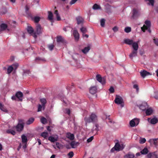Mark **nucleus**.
<instances>
[{"mask_svg":"<svg viewBox=\"0 0 158 158\" xmlns=\"http://www.w3.org/2000/svg\"><path fill=\"white\" fill-rule=\"evenodd\" d=\"M139 42V41H138L137 42H134V43L132 45L133 50L129 56L130 58L131 59H132L133 57H135L137 56L138 50L139 48L138 43Z\"/></svg>","mask_w":158,"mask_h":158,"instance_id":"nucleus-1","label":"nucleus"},{"mask_svg":"<svg viewBox=\"0 0 158 158\" xmlns=\"http://www.w3.org/2000/svg\"><path fill=\"white\" fill-rule=\"evenodd\" d=\"M84 120L86 124L96 122L98 121V117L95 114L92 113L89 117H85Z\"/></svg>","mask_w":158,"mask_h":158,"instance_id":"nucleus-2","label":"nucleus"},{"mask_svg":"<svg viewBox=\"0 0 158 158\" xmlns=\"http://www.w3.org/2000/svg\"><path fill=\"white\" fill-rule=\"evenodd\" d=\"M23 97V93L20 91H18L16 93L15 95L12 96L11 99L13 100H16V99L17 98L18 101L22 102Z\"/></svg>","mask_w":158,"mask_h":158,"instance_id":"nucleus-3","label":"nucleus"},{"mask_svg":"<svg viewBox=\"0 0 158 158\" xmlns=\"http://www.w3.org/2000/svg\"><path fill=\"white\" fill-rule=\"evenodd\" d=\"M115 103L117 104H121V106L123 107L124 106L123 101V98L120 96L116 95L114 100Z\"/></svg>","mask_w":158,"mask_h":158,"instance_id":"nucleus-4","label":"nucleus"},{"mask_svg":"<svg viewBox=\"0 0 158 158\" xmlns=\"http://www.w3.org/2000/svg\"><path fill=\"white\" fill-rule=\"evenodd\" d=\"M145 24H144L143 27H141L142 30L143 32L145 31V30L150 28L151 22L148 20H146L145 22Z\"/></svg>","mask_w":158,"mask_h":158,"instance_id":"nucleus-5","label":"nucleus"},{"mask_svg":"<svg viewBox=\"0 0 158 158\" xmlns=\"http://www.w3.org/2000/svg\"><path fill=\"white\" fill-rule=\"evenodd\" d=\"M96 79L102 85L106 83L105 78L104 77L102 78L100 74H98L96 75Z\"/></svg>","mask_w":158,"mask_h":158,"instance_id":"nucleus-6","label":"nucleus"},{"mask_svg":"<svg viewBox=\"0 0 158 158\" xmlns=\"http://www.w3.org/2000/svg\"><path fill=\"white\" fill-rule=\"evenodd\" d=\"M24 125L18 123L15 127L17 131L19 132L22 131L24 128Z\"/></svg>","mask_w":158,"mask_h":158,"instance_id":"nucleus-7","label":"nucleus"},{"mask_svg":"<svg viewBox=\"0 0 158 158\" xmlns=\"http://www.w3.org/2000/svg\"><path fill=\"white\" fill-rule=\"evenodd\" d=\"M140 74L141 77L143 78H144L147 76L152 75V74H151L150 73L144 70L141 71L140 72Z\"/></svg>","mask_w":158,"mask_h":158,"instance_id":"nucleus-8","label":"nucleus"},{"mask_svg":"<svg viewBox=\"0 0 158 158\" xmlns=\"http://www.w3.org/2000/svg\"><path fill=\"white\" fill-rule=\"evenodd\" d=\"M148 107V105L146 102L143 103L139 106V108L142 110H144Z\"/></svg>","mask_w":158,"mask_h":158,"instance_id":"nucleus-9","label":"nucleus"},{"mask_svg":"<svg viewBox=\"0 0 158 158\" xmlns=\"http://www.w3.org/2000/svg\"><path fill=\"white\" fill-rule=\"evenodd\" d=\"M124 43L129 45H132L134 43L133 40L128 39H124Z\"/></svg>","mask_w":158,"mask_h":158,"instance_id":"nucleus-10","label":"nucleus"},{"mask_svg":"<svg viewBox=\"0 0 158 158\" xmlns=\"http://www.w3.org/2000/svg\"><path fill=\"white\" fill-rule=\"evenodd\" d=\"M42 28L39 24H37L36 26V31L38 34H39L42 33Z\"/></svg>","mask_w":158,"mask_h":158,"instance_id":"nucleus-11","label":"nucleus"},{"mask_svg":"<svg viewBox=\"0 0 158 158\" xmlns=\"http://www.w3.org/2000/svg\"><path fill=\"white\" fill-rule=\"evenodd\" d=\"M73 35L75 40H78L79 38V35L77 31L76 30H74L73 32Z\"/></svg>","mask_w":158,"mask_h":158,"instance_id":"nucleus-12","label":"nucleus"},{"mask_svg":"<svg viewBox=\"0 0 158 158\" xmlns=\"http://www.w3.org/2000/svg\"><path fill=\"white\" fill-rule=\"evenodd\" d=\"M97 88L96 86L91 87L89 89L90 93L92 94H95L97 92Z\"/></svg>","mask_w":158,"mask_h":158,"instance_id":"nucleus-13","label":"nucleus"},{"mask_svg":"<svg viewBox=\"0 0 158 158\" xmlns=\"http://www.w3.org/2000/svg\"><path fill=\"white\" fill-rule=\"evenodd\" d=\"M77 23L78 24H82L83 23L84 19L81 17L79 16L76 18Z\"/></svg>","mask_w":158,"mask_h":158,"instance_id":"nucleus-14","label":"nucleus"},{"mask_svg":"<svg viewBox=\"0 0 158 158\" xmlns=\"http://www.w3.org/2000/svg\"><path fill=\"white\" fill-rule=\"evenodd\" d=\"M139 15L138 12L135 9H134L133 10V15L132 17L133 19L137 17Z\"/></svg>","mask_w":158,"mask_h":158,"instance_id":"nucleus-15","label":"nucleus"},{"mask_svg":"<svg viewBox=\"0 0 158 158\" xmlns=\"http://www.w3.org/2000/svg\"><path fill=\"white\" fill-rule=\"evenodd\" d=\"M134 154L131 152H129L124 156V158H134Z\"/></svg>","mask_w":158,"mask_h":158,"instance_id":"nucleus-16","label":"nucleus"},{"mask_svg":"<svg viewBox=\"0 0 158 158\" xmlns=\"http://www.w3.org/2000/svg\"><path fill=\"white\" fill-rule=\"evenodd\" d=\"M48 18L49 20L51 21V22H53L52 20L53 19V15L52 13L50 11H48Z\"/></svg>","mask_w":158,"mask_h":158,"instance_id":"nucleus-17","label":"nucleus"},{"mask_svg":"<svg viewBox=\"0 0 158 158\" xmlns=\"http://www.w3.org/2000/svg\"><path fill=\"white\" fill-rule=\"evenodd\" d=\"M150 119L148 118V120L149 122H150L151 124H154L156 123L158 121V119L156 118H153L151 119L150 121L149 120Z\"/></svg>","mask_w":158,"mask_h":158,"instance_id":"nucleus-18","label":"nucleus"},{"mask_svg":"<svg viewBox=\"0 0 158 158\" xmlns=\"http://www.w3.org/2000/svg\"><path fill=\"white\" fill-rule=\"evenodd\" d=\"M153 112V110L152 108H149L147 109H146V114L147 115H149L151 114Z\"/></svg>","mask_w":158,"mask_h":158,"instance_id":"nucleus-19","label":"nucleus"},{"mask_svg":"<svg viewBox=\"0 0 158 158\" xmlns=\"http://www.w3.org/2000/svg\"><path fill=\"white\" fill-rule=\"evenodd\" d=\"M34 120V118H31L28 120L26 122V123L27 125H29L33 122Z\"/></svg>","mask_w":158,"mask_h":158,"instance_id":"nucleus-20","label":"nucleus"},{"mask_svg":"<svg viewBox=\"0 0 158 158\" xmlns=\"http://www.w3.org/2000/svg\"><path fill=\"white\" fill-rule=\"evenodd\" d=\"M21 138L22 143H26L27 141V137L24 135L23 134L21 136Z\"/></svg>","mask_w":158,"mask_h":158,"instance_id":"nucleus-21","label":"nucleus"},{"mask_svg":"<svg viewBox=\"0 0 158 158\" xmlns=\"http://www.w3.org/2000/svg\"><path fill=\"white\" fill-rule=\"evenodd\" d=\"M45 107V106H44V105L39 104L38 105L37 111L40 112L41 111L42 109L43 110H44Z\"/></svg>","mask_w":158,"mask_h":158,"instance_id":"nucleus-22","label":"nucleus"},{"mask_svg":"<svg viewBox=\"0 0 158 158\" xmlns=\"http://www.w3.org/2000/svg\"><path fill=\"white\" fill-rule=\"evenodd\" d=\"M27 30L28 32L30 34H32L34 31V29L31 26H28Z\"/></svg>","mask_w":158,"mask_h":158,"instance_id":"nucleus-23","label":"nucleus"},{"mask_svg":"<svg viewBox=\"0 0 158 158\" xmlns=\"http://www.w3.org/2000/svg\"><path fill=\"white\" fill-rule=\"evenodd\" d=\"M120 147L121 146H120V144L119 143H116L114 146L115 150L118 151L121 150Z\"/></svg>","mask_w":158,"mask_h":158,"instance_id":"nucleus-24","label":"nucleus"},{"mask_svg":"<svg viewBox=\"0 0 158 158\" xmlns=\"http://www.w3.org/2000/svg\"><path fill=\"white\" fill-rule=\"evenodd\" d=\"M54 14L56 16V19L57 21H60L61 20V18L60 15L59 14L58 11L57 10H56L54 12Z\"/></svg>","mask_w":158,"mask_h":158,"instance_id":"nucleus-25","label":"nucleus"},{"mask_svg":"<svg viewBox=\"0 0 158 158\" xmlns=\"http://www.w3.org/2000/svg\"><path fill=\"white\" fill-rule=\"evenodd\" d=\"M148 150L147 148H145L140 152V153H141V154L143 155L146 154L148 153Z\"/></svg>","mask_w":158,"mask_h":158,"instance_id":"nucleus-26","label":"nucleus"},{"mask_svg":"<svg viewBox=\"0 0 158 158\" xmlns=\"http://www.w3.org/2000/svg\"><path fill=\"white\" fill-rule=\"evenodd\" d=\"M90 49V48L89 46L85 47L82 50V52L84 54L87 53Z\"/></svg>","mask_w":158,"mask_h":158,"instance_id":"nucleus-27","label":"nucleus"},{"mask_svg":"<svg viewBox=\"0 0 158 158\" xmlns=\"http://www.w3.org/2000/svg\"><path fill=\"white\" fill-rule=\"evenodd\" d=\"M0 109L2 111L6 112H7V110L4 107L3 105L1 103H0Z\"/></svg>","mask_w":158,"mask_h":158,"instance_id":"nucleus-28","label":"nucleus"},{"mask_svg":"<svg viewBox=\"0 0 158 158\" xmlns=\"http://www.w3.org/2000/svg\"><path fill=\"white\" fill-rule=\"evenodd\" d=\"M57 42L58 43H63L64 41V39L61 36H58L57 37Z\"/></svg>","mask_w":158,"mask_h":158,"instance_id":"nucleus-29","label":"nucleus"},{"mask_svg":"<svg viewBox=\"0 0 158 158\" xmlns=\"http://www.w3.org/2000/svg\"><path fill=\"white\" fill-rule=\"evenodd\" d=\"M93 9L94 10H97L98 9H101V8L100 6L97 4H95L93 6Z\"/></svg>","mask_w":158,"mask_h":158,"instance_id":"nucleus-30","label":"nucleus"},{"mask_svg":"<svg viewBox=\"0 0 158 158\" xmlns=\"http://www.w3.org/2000/svg\"><path fill=\"white\" fill-rule=\"evenodd\" d=\"M67 136L69 139L72 140L74 139V135L73 134L69 133L67 134Z\"/></svg>","mask_w":158,"mask_h":158,"instance_id":"nucleus-31","label":"nucleus"},{"mask_svg":"<svg viewBox=\"0 0 158 158\" xmlns=\"http://www.w3.org/2000/svg\"><path fill=\"white\" fill-rule=\"evenodd\" d=\"M48 139L52 142H54L57 140V138H54L52 136H50L48 137Z\"/></svg>","mask_w":158,"mask_h":158,"instance_id":"nucleus-32","label":"nucleus"},{"mask_svg":"<svg viewBox=\"0 0 158 158\" xmlns=\"http://www.w3.org/2000/svg\"><path fill=\"white\" fill-rule=\"evenodd\" d=\"M40 101L42 105H44L45 106V104L47 103V101L46 99L44 98H42L40 99Z\"/></svg>","mask_w":158,"mask_h":158,"instance_id":"nucleus-33","label":"nucleus"},{"mask_svg":"<svg viewBox=\"0 0 158 158\" xmlns=\"http://www.w3.org/2000/svg\"><path fill=\"white\" fill-rule=\"evenodd\" d=\"M157 139H150L149 141V142L155 145H156L157 143Z\"/></svg>","mask_w":158,"mask_h":158,"instance_id":"nucleus-34","label":"nucleus"},{"mask_svg":"<svg viewBox=\"0 0 158 158\" xmlns=\"http://www.w3.org/2000/svg\"><path fill=\"white\" fill-rule=\"evenodd\" d=\"M13 69H14L13 67L12 66V65L9 66L8 67V68H7V73L9 74L11 72L13 71Z\"/></svg>","mask_w":158,"mask_h":158,"instance_id":"nucleus-35","label":"nucleus"},{"mask_svg":"<svg viewBox=\"0 0 158 158\" xmlns=\"http://www.w3.org/2000/svg\"><path fill=\"white\" fill-rule=\"evenodd\" d=\"M41 135L44 138H46L48 136V132H44L41 134Z\"/></svg>","mask_w":158,"mask_h":158,"instance_id":"nucleus-36","label":"nucleus"},{"mask_svg":"<svg viewBox=\"0 0 158 158\" xmlns=\"http://www.w3.org/2000/svg\"><path fill=\"white\" fill-rule=\"evenodd\" d=\"M6 132L8 134H11L14 135H15L16 134V132L15 131L10 129L7 130Z\"/></svg>","mask_w":158,"mask_h":158,"instance_id":"nucleus-37","label":"nucleus"},{"mask_svg":"<svg viewBox=\"0 0 158 158\" xmlns=\"http://www.w3.org/2000/svg\"><path fill=\"white\" fill-rule=\"evenodd\" d=\"M130 124L131 127H134L135 125V122L134 120V119L131 120L130 122Z\"/></svg>","mask_w":158,"mask_h":158,"instance_id":"nucleus-38","label":"nucleus"},{"mask_svg":"<svg viewBox=\"0 0 158 158\" xmlns=\"http://www.w3.org/2000/svg\"><path fill=\"white\" fill-rule=\"evenodd\" d=\"M41 122L43 124H45L47 123V119L43 117L41 118Z\"/></svg>","mask_w":158,"mask_h":158,"instance_id":"nucleus-39","label":"nucleus"},{"mask_svg":"<svg viewBox=\"0 0 158 158\" xmlns=\"http://www.w3.org/2000/svg\"><path fill=\"white\" fill-rule=\"evenodd\" d=\"M105 20L104 19H101L100 21V24L101 26L102 27H104L105 26Z\"/></svg>","mask_w":158,"mask_h":158,"instance_id":"nucleus-40","label":"nucleus"},{"mask_svg":"<svg viewBox=\"0 0 158 158\" xmlns=\"http://www.w3.org/2000/svg\"><path fill=\"white\" fill-rule=\"evenodd\" d=\"M80 30L82 32L83 34L85 33L87 31L86 28L84 27H82L81 28Z\"/></svg>","mask_w":158,"mask_h":158,"instance_id":"nucleus-41","label":"nucleus"},{"mask_svg":"<svg viewBox=\"0 0 158 158\" xmlns=\"http://www.w3.org/2000/svg\"><path fill=\"white\" fill-rule=\"evenodd\" d=\"M40 18L39 17L36 16L34 18V20L35 23H37L40 20Z\"/></svg>","mask_w":158,"mask_h":158,"instance_id":"nucleus-42","label":"nucleus"},{"mask_svg":"<svg viewBox=\"0 0 158 158\" xmlns=\"http://www.w3.org/2000/svg\"><path fill=\"white\" fill-rule=\"evenodd\" d=\"M131 31V28L130 27H126L124 29V31L127 33L130 32Z\"/></svg>","mask_w":158,"mask_h":158,"instance_id":"nucleus-43","label":"nucleus"},{"mask_svg":"<svg viewBox=\"0 0 158 158\" xmlns=\"http://www.w3.org/2000/svg\"><path fill=\"white\" fill-rule=\"evenodd\" d=\"M146 141V140L145 138H140L139 141V143L141 144H143Z\"/></svg>","mask_w":158,"mask_h":158,"instance_id":"nucleus-44","label":"nucleus"},{"mask_svg":"<svg viewBox=\"0 0 158 158\" xmlns=\"http://www.w3.org/2000/svg\"><path fill=\"white\" fill-rule=\"evenodd\" d=\"M77 143L74 141H72L70 143V145L72 146V147L73 148H75V146H76Z\"/></svg>","mask_w":158,"mask_h":158,"instance_id":"nucleus-45","label":"nucleus"},{"mask_svg":"<svg viewBox=\"0 0 158 158\" xmlns=\"http://www.w3.org/2000/svg\"><path fill=\"white\" fill-rule=\"evenodd\" d=\"M36 60H38L40 61H46L45 59L43 57H38L36 58L35 59Z\"/></svg>","mask_w":158,"mask_h":158,"instance_id":"nucleus-46","label":"nucleus"},{"mask_svg":"<svg viewBox=\"0 0 158 158\" xmlns=\"http://www.w3.org/2000/svg\"><path fill=\"white\" fill-rule=\"evenodd\" d=\"M54 45L52 44L49 45L48 46V49L50 51H52L53 49L54 48Z\"/></svg>","mask_w":158,"mask_h":158,"instance_id":"nucleus-47","label":"nucleus"},{"mask_svg":"<svg viewBox=\"0 0 158 158\" xmlns=\"http://www.w3.org/2000/svg\"><path fill=\"white\" fill-rule=\"evenodd\" d=\"M134 120L135 122L136 125L137 126L138 125L139 122V119L138 118H134Z\"/></svg>","mask_w":158,"mask_h":158,"instance_id":"nucleus-48","label":"nucleus"},{"mask_svg":"<svg viewBox=\"0 0 158 158\" xmlns=\"http://www.w3.org/2000/svg\"><path fill=\"white\" fill-rule=\"evenodd\" d=\"M18 123L23 124L24 125L25 124L24 120L23 119H19V123Z\"/></svg>","mask_w":158,"mask_h":158,"instance_id":"nucleus-49","label":"nucleus"},{"mask_svg":"<svg viewBox=\"0 0 158 158\" xmlns=\"http://www.w3.org/2000/svg\"><path fill=\"white\" fill-rule=\"evenodd\" d=\"M149 158H158V157L156 155L152 154L151 155L150 157Z\"/></svg>","mask_w":158,"mask_h":158,"instance_id":"nucleus-50","label":"nucleus"},{"mask_svg":"<svg viewBox=\"0 0 158 158\" xmlns=\"http://www.w3.org/2000/svg\"><path fill=\"white\" fill-rule=\"evenodd\" d=\"M133 88L134 89H135L136 90V91L137 92H138L139 90V88L138 87V85L136 84H135L133 85Z\"/></svg>","mask_w":158,"mask_h":158,"instance_id":"nucleus-51","label":"nucleus"},{"mask_svg":"<svg viewBox=\"0 0 158 158\" xmlns=\"http://www.w3.org/2000/svg\"><path fill=\"white\" fill-rule=\"evenodd\" d=\"M109 91L110 93H113L114 92V89L113 87L111 86L109 89Z\"/></svg>","mask_w":158,"mask_h":158,"instance_id":"nucleus-52","label":"nucleus"},{"mask_svg":"<svg viewBox=\"0 0 158 158\" xmlns=\"http://www.w3.org/2000/svg\"><path fill=\"white\" fill-rule=\"evenodd\" d=\"M12 65L13 67L15 69H16L18 67L19 64L17 63H15L13 64Z\"/></svg>","mask_w":158,"mask_h":158,"instance_id":"nucleus-53","label":"nucleus"},{"mask_svg":"<svg viewBox=\"0 0 158 158\" xmlns=\"http://www.w3.org/2000/svg\"><path fill=\"white\" fill-rule=\"evenodd\" d=\"M153 41L155 44L158 46V39H154Z\"/></svg>","mask_w":158,"mask_h":158,"instance_id":"nucleus-54","label":"nucleus"},{"mask_svg":"<svg viewBox=\"0 0 158 158\" xmlns=\"http://www.w3.org/2000/svg\"><path fill=\"white\" fill-rule=\"evenodd\" d=\"M94 137L93 136H91L87 139V141L88 143L91 142L93 139Z\"/></svg>","mask_w":158,"mask_h":158,"instance_id":"nucleus-55","label":"nucleus"},{"mask_svg":"<svg viewBox=\"0 0 158 158\" xmlns=\"http://www.w3.org/2000/svg\"><path fill=\"white\" fill-rule=\"evenodd\" d=\"M146 1H148L150 2V4L152 5V6H154V0H145Z\"/></svg>","mask_w":158,"mask_h":158,"instance_id":"nucleus-56","label":"nucleus"},{"mask_svg":"<svg viewBox=\"0 0 158 158\" xmlns=\"http://www.w3.org/2000/svg\"><path fill=\"white\" fill-rule=\"evenodd\" d=\"M77 0H72L70 2V4L72 5L75 3Z\"/></svg>","mask_w":158,"mask_h":158,"instance_id":"nucleus-57","label":"nucleus"},{"mask_svg":"<svg viewBox=\"0 0 158 158\" xmlns=\"http://www.w3.org/2000/svg\"><path fill=\"white\" fill-rule=\"evenodd\" d=\"M56 145L57 148H58L59 149L61 147V144L59 143L56 142Z\"/></svg>","mask_w":158,"mask_h":158,"instance_id":"nucleus-58","label":"nucleus"},{"mask_svg":"<svg viewBox=\"0 0 158 158\" xmlns=\"http://www.w3.org/2000/svg\"><path fill=\"white\" fill-rule=\"evenodd\" d=\"M113 30L114 32H115L118 31V29L117 27H115L113 28Z\"/></svg>","mask_w":158,"mask_h":158,"instance_id":"nucleus-59","label":"nucleus"},{"mask_svg":"<svg viewBox=\"0 0 158 158\" xmlns=\"http://www.w3.org/2000/svg\"><path fill=\"white\" fill-rule=\"evenodd\" d=\"M68 155L70 157H72L73 156V153L72 152H69L68 154Z\"/></svg>","mask_w":158,"mask_h":158,"instance_id":"nucleus-60","label":"nucleus"},{"mask_svg":"<svg viewBox=\"0 0 158 158\" xmlns=\"http://www.w3.org/2000/svg\"><path fill=\"white\" fill-rule=\"evenodd\" d=\"M120 146H121L120 148L121 150L123 149L125 147V145H124L123 144H120Z\"/></svg>","mask_w":158,"mask_h":158,"instance_id":"nucleus-61","label":"nucleus"},{"mask_svg":"<svg viewBox=\"0 0 158 158\" xmlns=\"http://www.w3.org/2000/svg\"><path fill=\"white\" fill-rule=\"evenodd\" d=\"M66 113L68 114H70V110L69 109H66Z\"/></svg>","mask_w":158,"mask_h":158,"instance_id":"nucleus-62","label":"nucleus"},{"mask_svg":"<svg viewBox=\"0 0 158 158\" xmlns=\"http://www.w3.org/2000/svg\"><path fill=\"white\" fill-rule=\"evenodd\" d=\"M32 35L33 37L35 38H36L37 37L36 33L35 32L34 33H33Z\"/></svg>","mask_w":158,"mask_h":158,"instance_id":"nucleus-63","label":"nucleus"},{"mask_svg":"<svg viewBox=\"0 0 158 158\" xmlns=\"http://www.w3.org/2000/svg\"><path fill=\"white\" fill-rule=\"evenodd\" d=\"M95 127H96V128L95 129V130L97 131H98V124H96L95 125Z\"/></svg>","mask_w":158,"mask_h":158,"instance_id":"nucleus-64","label":"nucleus"}]
</instances>
